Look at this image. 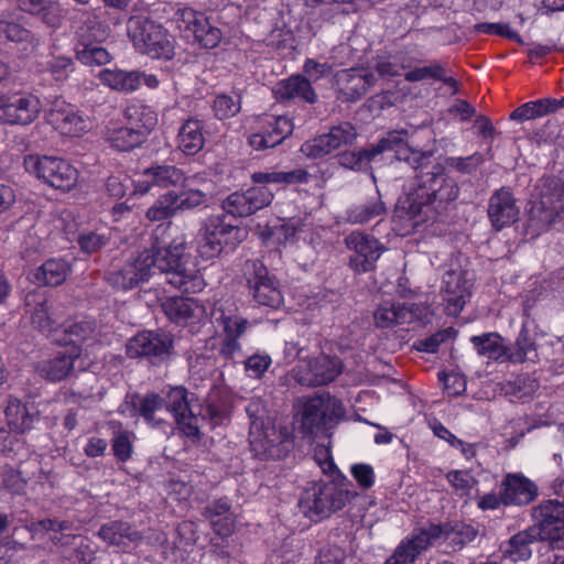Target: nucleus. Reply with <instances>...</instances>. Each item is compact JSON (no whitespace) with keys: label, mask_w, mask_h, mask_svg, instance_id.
I'll use <instances>...</instances> for the list:
<instances>
[{"label":"nucleus","mask_w":564,"mask_h":564,"mask_svg":"<svg viewBox=\"0 0 564 564\" xmlns=\"http://www.w3.org/2000/svg\"><path fill=\"white\" fill-rule=\"evenodd\" d=\"M185 250L184 236L164 247L155 239L151 248L129 259L120 269L109 271L106 280L117 290H132L160 272L165 274L169 284L182 292H200L206 285L205 280Z\"/></svg>","instance_id":"1"},{"label":"nucleus","mask_w":564,"mask_h":564,"mask_svg":"<svg viewBox=\"0 0 564 564\" xmlns=\"http://www.w3.org/2000/svg\"><path fill=\"white\" fill-rule=\"evenodd\" d=\"M345 481L346 478L343 477L339 482L321 481L306 488L299 501L301 511L311 520L318 521L341 510L357 496L355 491L347 488Z\"/></svg>","instance_id":"2"},{"label":"nucleus","mask_w":564,"mask_h":564,"mask_svg":"<svg viewBox=\"0 0 564 564\" xmlns=\"http://www.w3.org/2000/svg\"><path fill=\"white\" fill-rule=\"evenodd\" d=\"M127 32L139 53L153 59L170 61L174 57V37L155 21L142 15L131 17Z\"/></svg>","instance_id":"3"},{"label":"nucleus","mask_w":564,"mask_h":564,"mask_svg":"<svg viewBox=\"0 0 564 564\" xmlns=\"http://www.w3.org/2000/svg\"><path fill=\"white\" fill-rule=\"evenodd\" d=\"M384 151H394L399 160H404L415 170L422 165L423 152L413 150L408 145L406 132L404 131L389 132L369 150L345 151L339 154L338 162L346 169L361 171L368 166L376 155Z\"/></svg>","instance_id":"4"},{"label":"nucleus","mask_w":564,"mask_h":564,"mask_svg":"<svg viewBox=\"0 0 564 564\" xmlns=\"http://www.w3.org/2000/svg\"><path fill=\"white\" fill-rule=\"evenodd\" d=\"M564 219V181L556 176L542 180L539 199L529 210V227L542 232Z\"/></svg>","instance_id":"5"},{"label":"nucleus","mask_w":564,"mask_h":564,"mask_svg":"<svg viewBox=\"0 0 564 564\" xmlns=\"http://www.w3.org/2000/svg\"><path fill=\"white\" fill-rule=\"evenodd\" d=\"M23 164L28 173L63 192H69L78 182L77 169L62 158L30 154Z\"/></svg>","instance_id":"6"},{"label":"nucleus","mask_w":564,"mask_h":564,"mask_svg":"<svg viewBox=\"0 0 564 564\" xmlns=\"http://www.w3.org/2000/svg\"><path fill=\"white\" fill-rule=\"evenodd\" d=\"M533 525L530 529L540 541H547L553 550L564 551V502L542 500L532 508Z\"/></svg>","instance_id":"7"},{"label":"nucleus","mask_w":564,"mask_h":564,"mask_svg":"<svg viewBox=\"0 0 564 564\" xmlns=\"http://www.w3.org/2000/svg\"><path fill=\"white\" fill-rule=\"evenodd\" d=\"M239 232L236 225L226 221V215H212L207 217L197 234V252L203 259H213L219 256L225 245Z\"/></svg>","instance_id":"8"},{"label":"nucleus","mask_w":564,"mask_h":564,"mask_svg":"<svg viewBox=\"0 0 564 564\" xmlns=\"http://www.w3.org/2000/svg\"><path fill=\"white\" fill-rule=\"evenodd\" d=\"M249 444L253 455L260 459H281L288 454L291 445L271 421H256L250 424Z\"/></svg>","instance_id":"9"},{"label":"nucleus","mask_w":564,"mask_h":564,"mask_svg":"<svg viewBox=\"0 0 564 564\" xmlns=\"http://www.w3.org/2000/svg\"><path fill=\"white\" fill-rule=\"evenodd\" d=\"M478 535V529L464 521H449L431 524L425 528V547L436 545L446 552H457L471 543Z\"/></svg>","instance_id":"10"},{"label":"nucleus","mask_w":564,"mask_h":564,"mask_svg":"<svg viewBox=\"0 0 564 564\" xmlns=\"http://www.w3.org/2000/svg\"><path fill=\"white\" fill-rule=\"evenodd\" d=\"M243 274L250 294L259 305L278 308L282 304L283 296L281 291L261 261H246Z\"/></svg>","instance_id":"11"},{"label":"nucleus","mask_w":564,"mask_h":564,"mask_svg":"<svg viewBox=\"0 0 564 564\" xmlns=\"http://www.w3.org/2000/svg\"><path fill=\"white\" fill-rule=\"evenodd\" d=\"M345 246L354 254L349 265L356 273H366L375 269L376 262L386 251V247L372 235L354 230L344 239Z\"/></svg>","instance_id":"12"},{"label":"nucleus","mask_w":564,"mask_h":564,"mask_svg":"<svg viewBox=\"0 0 564 564\" xmlns=\"http://www.w3.org/2000/svg\"><path fill=\"white\" fill-rule=\"evenodd\" d=\"M473 281L464 270H448L443 275L440 295L444 314L457 317L471 296Z\"/></svg>","instance_id":"13"},{"label":"nucleus","mask_w":564,"mask_h":564,"mask_svg":"<svg viewBox=\"0 0 564 564\" xmlns=\"http://www.w3.org/2000/svg\"><path fill=\"white\" fill-rule=\"evenodd\" d=\"M293 128L292 120L285 116L264 115L257 119L249 144L256 151L274 148L292 133Z\"/></svg>","instance_id":"14"},{"label":"nucleus","mask_w":564,"mask_h":564,"mask_svg":"<svg viewBox=\"0 0 564 564\" xmlns=\"http://www.w3.org/2000/svg\"><path fill=\"white\" fill-rule=\"evenodd\" d=\"M273 193L267 186H252L246 191H237L228 195L221 203L223 214L237 217H249L269 206Z\"/></svg>","instance_id":"15"},{"label":"nucleus","mask_w":564,"mask_h":564,"mask_svg":"<svg viewBox=\"0 0 564 564\" xmlns=\"http://www.w3.org/2000/svg\"><path fill=\"white\" fill-rule=\"evenodd\" d=\"M173 349V336L164 330H144L127 343V355L131 358L147 357L151 360L167 359Z\"/></svg>","instance_id":"16"},{"label":"nucleus","mask_w":564,"mask_h":564,"mask_svg":"<svg viewBox=\"0 0 564 564\" xmlns=\"http://www.w3.org/2000/svg\"><path fill=\"white\" fill-rule=\"evenodd\" d=\"M163 400L164 409L173 414L177 430L184 436L198 441L200 434L198 417L191 409L187 390L182 387H175L167 392Z\"/></svg>","instance_id":"17"},{"label":"nucleus","mask_w":564,"mask_h":564,"mask_svg":"<svg viewBox=\"0 0 564 564\" xmlns=\"http://www.w3.org/2000/svg\"><path fill=\"white\" fill-rule=\"evenodd\" d=\"M40 111V99L31 94H14L0 100V120L9 124H30Z\"/></svg>","instance_id":"18"},{"label":"nucleus","mask_w":564,"mask_h":564,"mask_svg":"<svg viewBox=\"0 0 564 564\" xmlns=\"http://www.w3.org/2000/svg\"><path fill=\"white\" fill-rule=\"evenodd\" d=\"M344 412L339 401L330 397H315L308 399L304 405L301 416V427L305 433H314L322 425L339 417Z\"/></svg>","instance_id":"19"},{"label":"nucleus","mask_w":564,"mask_h":564,"mask_svg":"<svg viewBox=\"0 0 564 564\" xmlns=\"http://www.w3.org/2000/svg\"><path fill=\"white\" fill-rule=\"evenodd\" d=\"M357 138L355 128L349 122H343L330 128L327 133L321 134L302 145V151L312 158H319L351 145Z\"/></svg>","instance_id":"20"},{"label":"nucleus","mask_w":564,"mask_h":564,"mask_svg":"<svg viewBox=\"0 0 564 564\" xmlns=\"http://www.w3.org/2000/svg\"><path fill=\"white\" fill-rule=\"evenodd\" d=\"M47 121L56 131L67 137H80L90 129L89 118L63 100L53 104Z\"/></svg>","instance_id":"21"},{"label":"nucleus","mask_w":564,"mask_h":564,"mask_svg":"<svg viewBox=\"0 0 564 564\" xmlns=\"http://www.w3.org/2000/svg\"><path fill=\"white\" fill-rule=\"evenodd\" d=\"M98 78L102 85L120 91L132 93L145 85L150 89L159 87L160 80L154 74H147L141 70H123L119 68H104L99 72Z\"/></svg>","instance_id":"22"},{"label":"nucleus","mask_w":564,"mask_h":564,"mask_svg":"<svg viewBox=\"0 0 564 564\" xmlns=\"http://www.w3.org/2000/svg\"><path fill=\"white\" fill-rule=\"evenodd\" d=\"M25 314L29 315L32 325L40 332L51 335L56 332L58 318L54 308V302L41 290H34L25 295Z\"/></svg>","instance_id":"23"},{"label":"nucleus","mask_w":564,"mask_h":564,"mask_svg":"<svg viewBox=\"0 0 564 564\" xmlns=\"http://www.w3.org/2000/svg\"><path fill=\"white\" fill-rule=\"evenodd\" d=\"M425 180V207L435 205L437 213L446 209L447 204L456 200L459 195L457 182L446 174L445 169L438 166L436 172L430 173Z\"/></svg>","instance_id":"24"},{"label":"nucleus","mask_w":564,"mask_h":564,"mask_svg":"<svg viewBox=\"0 0 564 564\" xmlns=\"http://www.w3.org/2000/svg\"><path fill=\"white\" fill-rule=\"evenodd\" d=\"M336 84L340 98L354 102L377 84V76L366 68L343 69L336 74Z\"/></svg>","instance_id":"25"},{"label":"nucleus","mask_w":564,"mask_h":564,"mask_svg":"<svg viewBox=\"0 0 564 564\" xmlns=\"http://www.w3.org/2000/svg\"><path fill=\"white\" fill-rule=\"evenodd\" d=\"M505 506H527L538 497L539 489L534 481L521 473L507 474L500 484Z\"/></svg>","instance_id":"26"},{"label":"nucleus","mask_w":564,"mask_h":564,"mask_svg":"<svg viewBox=\"0 0 564 564\" xmlns=\"http://www.w3.org/2000/svg\"><path fill=\"white\" fill-rule=\"evenodd\" d=\"M420 167L416 174L415 187L406 189L404 195L400 197L397 206V216L402 221L404 230L410 232L415 230L421 224H423V191L422 183L420 181Z\"/></svg>","instance_id":"27"},{"label":"nucleus","mask_w":564,"mask_h":564,"mask_svg":"<svg viewBox=\"0 0 564 564\" xmlns=\"http://www.w3.org/2000/svg\"><path fill=\"white\" fill-rule=\"evenodd\" d=\"M187 181L184 172L174 165H152L145 169L141 178L137 181L135 188L145 194L153 186L169 188L183 185Z\"/></svg>","instance_id":"28"},{"label":"nucleus","mask_w":564,"mask_h":564,"mask_svg":"<svg viewBox=\"0 0 564 564\" xmlns=\"http://www.w3.org/2000/svg\"><path fill=\"white\" fill-rule=\"evenodd\" d=\"M519 208L509 188L496 191L488 204V217L495 230L499 231L517 221Z\"/></svg>","instance_id":"29"},{"label":"nucleus","mask_w":564,"mask_h":564,"mask_svg":"<svg viewBox=\"0 0 564 564\" xmlns=\"http://www.w3.org/2000/svg\"><path fill=\"white\" fill-rule=\"evenodd\" d=\"M161 307L165 316L177 325L199 322L206 315L205 306L193 297H167Z\"/></svg>","instance_id":"30"},{"label":"nucleus","mask_w":564,"mask_h":564,"mask_svg":"<svg viewBox=\"0 0 564 564\" xmlns=\"http://www.w3.org/2000/svg\"><path fill=\"white\" fill-rule=\"evenodd\" d=\"M341 371L343 364L339 358L319 355L308 361L300 382L313 387L324 386L334 381Z\"/></svg>","instance_id":"31"},{"label":"nucleus","mask_w":564,"mask_h":564,"mask_svg":"<svg viewBox=\"0 0 564 564\" xmlns=\"http://www.w3.org/2000/svg\"><path fill=\"white\" fill-rule=\"evenodd\" d=\"M58 341L82 352L80 346L88 348L102 343L101 329L94 318L82 317L65 327L64 339Z\"/></svg>","instance_id":"32"},{"label":"nucleus","mask_w":564,"mask_h":564,"mask_svg":"<svg viewBox=\"0 0 564 564\" xmlns=\"http://www.w3.org/2000/svg\"><path fill=\"white\" fill-rule=\"evenodd\" d=\"M421 317V310L419 306L412 304L394 303L393 301L386 300L378 305L373 312L375 325L379 328H391L399 324L412 323Z\"/></svg>","instance_id":"33"},{"label":"nucleus","mask_w":564,"mask_h":564,"mask_svg":"<svg viewBox=\"0 0 564 564\" xmlns=\"http://www.w3.org/2000/svg\"><path fill=\"white\" fill-rule=\"evenodd\" d=\"M273 94L279 101H290L294 99L303 100L307 104L317 101V94L310 79L304 75L296 74L278 82L273 88Z\"/></svg>","instance_id":"34"},{"label":"nucleus","mask_w":564,"mask_h":564,"mask_svg":"<svg viewBox=\"0 0 564 564\" xmlns=\"http://www.w3.org/2000/svg\"><path fill=\"white\" fill-rule=\"evenodd\" d=\"M203 516L210 522L217 535L229 536L234 532L236 517L228 498L210 501L204 508Z\"/></svg>","instance_id":"35"},{"label":"nucleus","mask_w":564,"mask_h":564,"mask_svg":"<svg viewBox=\"0 0 564 564\" xmlns=\"http://www.w3.org/2000/svg\"><path fill=\"white\" fill-rule=\"evenodd\" d=\"M124 406L131 417L142 416L152 426H159L163 422L156 417V413L164 409V400L158 393L133 394L126 401Z\"/></svg>","instance_id":"36"},{"label":"nucleus","mask_w":564,"mask_h":564,"mask_svg":"<svg viewBox=\"0 0 564 564\" xmlns=\"http://www.w3.org/2000/svg\"><path fill=\"white\" fill-rule=\"evenodd\" d=\"M386 214L387 206L377 191L372 196L350 205L345 212V220L350 225H365Z\"/></svg>","instance_id":"37"},{"label":"nucleus","mask_w":564,"mask_h":564,"mask_svg":"<svg viewBox=\"0 0 564 564\" xmlns=\"http://www.w3.org/2000/svg\"><path fill=\"white\" fill-rule=\"evenodd\" d=\"M154 123L155 119L150 116L143 124V128L122 126L109 129L107 140L112 148L119 151H130L143 142L145 134L151 130Z\"/></svg>","instance_id":"38"},{"label":"nucleus","mask_w":564,"mask_h":564,"mask_svg":"<svg viewBox=\"0 0 564 564\" xmlns=\"http://www.w3.org/2000/svg\"><path fill=\"white\" fill-rule=\"evenodd\" d=\"M78 19L82 24L76 30L77 44L101 43L109 36V26L100 20L95 10L78 11Z\"/></svg>","instance_id":"39"},{"label":"nucleus","mask_w":564,"mask_h":564,"mask_svg":"<svg viewBox=\"0 0 564 564\" xmlns=\"http://www.w3.org/2000/svg\"><path fill=\"white\" fill-rule=\"evenodd\" d=\"M469 341L478 356L496 362L507 361L509 346L505 344V338L499 333L488 332L474 335Z\"/></svg>","instance_id":"40"},{"label":"nucleus","mask_w":564,"mask_h":564,"mask_svg":"<svg viewBox=\"0 0 564 564\" xmlns=\"http://www.w3.org/2000/svg\"><path fill=\"white\" fill-rule=\"evenodd\" d=\"M204 124L200 120L189 118L178 129L177 148L185 155H195L205 144Z\"/></svg>","instance_id":"41"},{"label":"nucleus","mask_w":564,"mask_h":564,"mask_svg":"<svg viewBox=\"0 0 564 564\" xmlns=\"http://www.w3.org/2000/svg\"><path fill=\"white\" fill-rule=\"evenodd\" d=\"M98 536L113 546H128L142 540V534L123 521H111L101 525Z\"/></svg>","instance_id":"42"},{"label":"nucleus","mask_w":564,"mask_h":564,"mask_svg":"<svg viewBox=\"0 0 564 564\" xmlns=\"http://www.w3.org/2000/svg\"><path fill=\"white\" fill-rule=\"evenodd\" d=\"M79 356L80 351L77 348H70L67 351L59 352L55 358L40 366V373L47 380L61 381L72 372L74 362Z\"/></svg>","instance_id":"43"},{"label":"nucleus","mask_w":564,"mask_h":564,"mask_svg":"<svg viewBox=\"0 0 564 564\" xmlns=\"http://www.w3.org/2000/svg\"><path fill=\"white\" fill-rule=\"evenodd\" d=\"M536 541L540 540L530 528L519 531L509 539L507 546L501 550L503 557L513 563L525 562L531 558V545Z\"/></svg>","instance_id":"44"},{"label":"nucleus","mask_w":564,"mask_h":564,"mask_svg":"<svg viewBox=\"0 0 564 564\" xmlns=\"http://www.w3.org/2000/svg\"><path fill=\"white\" fill-rule=\"evenodd\" d=\"M538 360L536 343L525 324L522 325L514 344L507 350V362L524 364Z\"/></svg>","instance_id":"45"},{"label":"nucleus","mask_w":564,"mask_h":564,"mask_svg":"<svg viewBox=\"0 0 564 564\" xmlns=\"http://www.w3.org/2000/svg\"><path fill=\"white\" fill-rule=\"evenodd\" d=\"M4 415L8 426L15 433H24L30 430L34 421V415L30 412L28 406L18 398L13 397H10L8 400Z\"/></svg>","instance_id":"46"},{"label":"nucleus","mask_w":564,"mask_h":564,"mask_svg":"<svg viewBox=\"0 0 564 564\" xmlns=\"http://www.w3.org/2000/svg\"><path fill=\"white\" fill-rule=\"evenodd\" d=\"M19 7L25 12L40 15L50 26L57 28L61 24L59 6L52 0H19Z\"/></svg>","instance_id":"47"},{"label":"nucleus","mask_w":564,"mask_h":564,"mask_svg":"<svg viewBox=\"0 0 564 564\" xmlns=\"http://www.w3.org/2000/svg\"><path fill=\"white\" fill-rule=\"evenodd\" d=\"M553 102L554 101H552L551 97L527 101L511 111L509 119L512 121L524 122L545 117L554 113Z\"/></svg>","instance_id":"48"},{"label":"nucleus","mask_w":564,"mask_h":564,"mask_svg":"<svg viewBox=\"0 0 564 564\" xmlns=\"http://www.w3.org/2000/svg\"><path fill=\"white\" fill-rule=\"evenodd\" d=\"M423 550V530L414 531L412 538L400 543L386 564H413L415 557Z\"/></svg>","instance_id":"49"},{"label":"nucleus","mask_w":564,"mask_h":564,"mask_svg":"<svg viewBox=\"0 0 564 564\" xmlns=\"http://www.w3.org/2000/svg\"><path fill=\"white\" fill-rule=\"evenodd\" d=\"M68 272L67 262L59 259H50L36 270L34 278L39 284L56 286L65 281Z\"/></svg>","instance_id":"50"},{"label":"nucleus","mask_w":564,"mask_h":564,"mask_svg":"<svg viewBox=\"0 0 564 564\" xmlns=\"http://www.w3.org/2000/svg\"><path fill=\"white\" fill-rule=\"evenodd\" d=\"M181 213L177 193L169 191L161 195L147 210V218L151 221H161Z\"/></svg>","instance_id":"51"},{"label":"nucleus","mask_w":564,"mask_h":564,"mask_svg":"<svg viewBox=\"0 0 564 564\" xmlns=\"http://www.w3.org/2000/svg\"><path fill=\"white\" fill-rule=\"evenodd\" d=\"M181 213L177 193L169 191L161 195L147 210V218L151 221H161Z\"/></svg>","instance_id":"52"},{"label":"nucleus","mask_w":564,"mask_h":564,"mask_svg":"<svg viewBox=\"0 0 564 564\" xmlns=\"http://www.w3.org/2000/svg\"><path fill=\"white\" fill-rule=\"evenodd\" d=\"M112 429V452L115 457L120 462H127L131 458L133 452L134 434L122 427V424L117 421H111Z\"/></svg>","instance_id":"53"},{"label":"nucleus","mask_w":564,"mask_h":564,"mask_svg":"<svg viewBox=\"0 0 564 564\" xmlns=\"http://www.w3.org/2000/svg\"><path fill=\"white\" fill-rule=\"evenodd\" d=\"M76 58L87 66H101L109 63L112 58L111 54L99 43L76 44Z\"/></svg>","instance_id":"54"},{"label":"nucleus","mask_w":564,"mask_h":564,"mask_svg":"<svg viewBox=\"0 0 564 564\" xmlns=\"http://www.w3.org/2000/svg\"><path fill=\"white\" fill-rule=\"evenodd\" d=\"M212 109L214 116L219 120L235 117L241 110V96L238 93L216 95Z\"/></svg>","instance_id":"55"},{"label":"nucleus","mask_w":564,"mask_h":564,"mask_svg":"<svg viewBox=\"0 0 564 564\" xmlns=\"http://www.w3.org/2000/svg\"><path fill=\"white\" fill-rule=\"evenodd\" d=\"M301 217H290L280 220V224L272 226L271 235L281 243L294 242L296 235L305 227Z\"/></svg>","instance_id":"56"},{"label":"nucleus","mask_w":564,"mask_h":564,"mask_svg":"<svg viewBox=\"0 0 564 564\" xmlns=\"http://www.w3.org/2000/svg\"><path fill=\"white\" fill-rule=\"evenodd\" d=\"M192 34L195 41L207 48L216 47L221 39L220 30L213 26L205 15L199 17L198 24Z\"/></svg>","instance_id":"57"},{"label":"nucleus","mask_w":564,"mask_h":564,"mask_svg":"<svg viewBox=\"0 0 564 564\" xmlns=\"http://www.w3.org/2000/svg\"><path fill=\"white\" fill-rule=\"evenodd\" d=\"M183 189L177 193L181 213L185 210H192L206 204L208 195L202 189L192 188L191 180L181 185Z\"/></svg>","instance_id":"58"},{"label":"nucleus","mask_w":564,"mask_h":564,"mask_svg":"<svg viewBox=\"0 0 564 564\" xmlns=\"http://www.w3.org/2000/svg\"><path fill=\"white\" fill-rule=\"evenodd\" d=\"M437 379L443 391L451 397L460 395L466 391V378L462 373L441 370L437 373Z\"/></svg>","instance_id":"59"},{"label":"nucleus","mask_w":564,"mask_h":564,"mask_svg":"<svg viewBox=\"0 0 564 564\" xmlns=\"http://www.w3.org/2000/svg\"><path fill=\"white\" fill-rule=\"evenodd\" d=\"M216 322L223 327L225 337L239 338L248 327V321L239 315H227L224 312L215 316Z\"/></svg>","instance_id":"60"},{"label":"nucleus","mask_w":564,"mask_h":564,"mask_svg":"<svg viewBox=\"0 0 564 564\" xmlns=\"http://www.w3.org/2000/svg\"><path fill=\"white\" fill-rule=\"evenodd\" d=\"M484 162V156L479 152H475L471 155L460 158V156H449L445 160V163L448 167L456 170L463 174H471L475 172L480 164Z\"/></svg>","instance_id":"61"},{"label":"nucleus","mask_w":564,"mask_h":564,"mask_svg":"<svg viewBox=\"0 0 564 564\" xmlns=\"http://www.w3.org/2000/svg\"><path fill=\"white\" fill-rule=\"evenodd\" d=\"M474 30L481 34L498 35L508 40L520 41L518 32L511 29L509 23L480 22L475 24Z\"/></svg>","instance_id":"62"},{"label":"nucleus","mask_w":564,"mask_h":564,"mask_svg":"<svg viewBox=\"0 0 564 564\" xmlns=\"http://www.w3.org/2000/svg\"><path fill=\"white\" fill-rule=\"evenodd\" d=\"M45 70L56 82H64L73 72V61L66 56L54 57L46 63Z\"/></svg>","instance_id":"63"},{"label":"nucleus","mask_w":564,"mask_h":564,"mask_svg":"<svg viewBox=\"0 0 564 564\" xmlns=\"http://www.w3.org/2000/svg\"><path fill=\"white\" fill-rule=\"evenodd\" d=\"M316 564H358L356 560L348 556L339 546H329L327 550L321 552L317 557Z\"/></svg>","instance_id":"64"}]
</instances>
